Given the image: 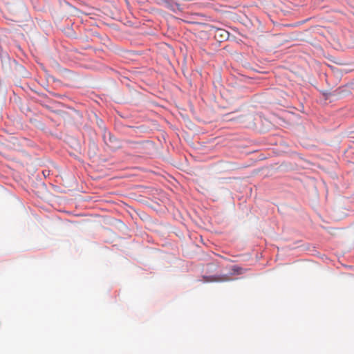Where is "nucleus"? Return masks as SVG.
Masks as SVG:
<instances>
[{
  "mask_svg": "<svg viewBox=\"0 0 354 354\" xmlns=\"http://www.w3.org/2000/svg\"><path fill=\"white\" fill-rule=\"evenodd\" d=\"M216 33L218 34L219 37L222 39H227L229 36L228 32L223 29H218Z\"/></svg>",
  "mask_w": 354,
  "mask_h": 354,
  "instance_id": "nucleus-1",
  "label": "nucleus"
},
{
  "mask_svg": "<svg viewBox=\"0 0 354 354\" xmlns=\"http://www.w3.org/2000/svg\"><path fill=\"white\" fill-rule=\"evenodd\" d=\"M232 270L234 272H236L237 274H242V272H241L242 268L239 266H233Z\"/></svg>",
  "mask_w": 354,
  "mask_h": 354,
  "instance_id": "nucleus-2",
  "label": "nucleus"
}]
</instances>
